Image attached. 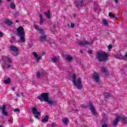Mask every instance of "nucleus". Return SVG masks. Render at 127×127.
<instances>
[{"label": "nucleus", "instance_id": "a211bd4d", "mask_svg": "<svg viewBox=\"0 0 127 127\" xmlns=\"http://www.w3.org/2000/svg\"><path fill=\"white\" fill-rule=\"evenodd\" d=\"M63 124L65 125V126L67 125L68 123H69V119L67 118H63L62 120Z\"/></svg>", "mask_w": 127, "mask_h": 127}, {"label": "nucleus", "instance_id": "473e14b6", "mask_svg": "<svg viewBox=\"0 0 127 127\" xmlns=\"http://www.w3.org/2000/svg\"><path fill=\"white\" fill-rule=\"evenodd\" d=\"M109 16L110 17H115V14L111 12L109 13Z\"/></svg>", "mask_w": 127, "mask_h": 127}, {"label": "nucleus", "instance_id": "58836bf2", "mask_svg": "<svg viewBox=\"0 0 127 127\" xmlns=\"http://www.w3.org/2000/svg\"><path fill=\"white\" fill-rule=\"evenodd\" d=\"M102 127H108V126H107V125H106V124H103V125H102Z\"/></svg>", "mask_w": 127, "mask_h": 127}, {"label": "nucleus", "instance_id": "a18cd8bd", "mask_svg": "<svg viewBox=\"0 0 127 127\" xmlns=\"http://www.w3.org/2000/svg\"><path fill=\"white\" fill-rule=\"evenodd\" d=\"M21 95L22 97H23V93H21Z\"/></svg>", "mask_w": 127, "mask_h": 127}, {"label": "nucleus", "instance_id": "f704fd0d", "mask_svg": "<svg viewBox=\"0 0 127 127\" xmlns=\"http://www.w3.org/2000/svg\"><path fill=\"white\" fill-rule=\"evenodd\" d=\"M108 49H112V48H113V46H112L111 45H109L108 46Z\"/></svg>", "mask_w": 127, "mask_h": 127}, {"label": "nucleus", "instance_id": "aec40b11", "mask_svg": "<svg viewBox=\"0 0 127 127\" xmlns=\"http://www.w3.org/2000/svg\"><path fill=\"white\" fill-rule=\"evenodd\" d=\"M75 5H76V6H77V7H78V8H80V7L82 6V5H83V1L76 2Z\"/></svg>", "mask_w": 127, "mask_h": 127}, {"label": "nucleus", "instance_id": "423d86ee", "mask_svg": "<svg viewBox=\"0 0 127 127\" xmlns=\"http://www.w3.org/2000/svg\"><path fill=\"white\" fill-rule=\"evenodd\" d=\"M38 99L41 101V102H46L49 99V95L47 93H42L40 96L38 97Z\"/></svg>", "mask_w": 127, "mask_h": 127}, {"label": "nucleus", "instance_id": "e433bc0d", "mask_svg": "<svg viewBox=\"0 0 127 127\" xmlns=\"http://www.w3.org/2000/svg\"><path fill=\"white\" fill-rule=\"evenodd\" d=\"M51 126H52V127H56V124H55V123H52V124H51Z\"/></svg>", "mask_w": 127, "mask_h": 127}, {"label": "nucleus", "instance_id": "bb28decb", "mask_svg": "<svg viewBox=\"0 0 127 127\" xmlns=\"http://www.w3.org/2000/svg\"><path fill=\"white\" fill-rule=\"evenodd\" d=\"M4 84H10V78H8L7 79L4 80Z\"/></svg>", "mask_w": 127, "mask_h": 127}, {"label": "nucleus", "instance_id": "f3484780", "mask_svg": "<svg viewBox=\"0 0 127 127\" xmlns=\"http://www.w3.org/2000/svg\"><path fill=\"white\" fill-rule=\"evenodd\" d=\"M4 23H5V24H7V25H11V24H13V22L11 20L6 19L4 20Z\"/></svg>", "mask_w": 127, "mask_h": 127}, {"label": "nucleus", "instance_id": "20e7f679", "mask_svg": "<svg viewBox=\"0 0 127 127\" xmlns=\"http://www.w3.org/2000/svg\"><path fill=\"white\" fill-rule=\"evenodd\" d=\"M96 58L100 61V62L107 61V60H108V55L104 52H99L97 53L96 55Z\"/></svg>", "mask_w": 127, "mask_h": 127}, {"label": "nucleus", "instance_id": "79ce46f5", "mask_svg": "<svg viewBox=\"0 0 127 127\" xmlns=\"http://www.w3.org/2000/svg\"><path fill=\"white\" fill-rule=\"evenodd\" d=\"M125 57L126 58H127V53H126L125 54Z\"/></svg>", "mask_w": 127, "mask_h": 127}, {"label": "nucleus", "instance_id": "ea45409f", "mask_svg": "<svg viewBox=\"0 0 127 127\" xmlns=\"http://www.w3.org/2000/svg\"><path fill=\"white\" fill-rule=\"evenodd\" d=\"M92 53H93V51L92 50L88 51V53H89L90 54H92Z\"/></svg>", "mask_w": 127, "mask_h": 127}, {"label": "nucleus", "instance_id": "39448f33", "mask_svg": "<svg viewBox=\"0 0 127 127\" xmlns=\"http://www.w3.org/2000/svg\"><path fill=\"white\" fill-rule=\"evenodd\" d=\"M120 119H122V121L124 124H127V118L125 116H117L115 119V121H113V126L117 127V124L119 123Z\"/></svg>", "mask_w": 127, "mask_h": 127}, {"label": "nucleus", "instance_id": "4468645a", "mask_svg": "<svg viewBox=\"0 0 127 127\" xmlns=\"http://www.w3.org/2000/svg\"><path fill=\"white\" fill-rule=\"evenodd\" d=\"M46 102H47V103H48V104H49V105H50L51 106H55V105H56V101L51 99L49 98Z\"/></svg>", "mask_w": 127, "mask_h": 127}, {"label": "nucleus", "instance_id": "ddd939ff", "mask_svg": "<svg viewBox=\"0 0 127 127\" xmlns=\"http://www.w3.org/2000/svg\"><path fill=\"white\" fill-rule=\"evenodd\" d=\"M92 44L93 42L90 43L86 41H81L79 43L80 46H85V45H89L90 44Z\"/></svg>", "mask_w": 127, "mask_h": 127}, {"label": "nucleus", "instance_id": "412c9836", "mask_svg": "<svg viewBox=\"0 0 127 127\" xmlns=\"http://www.w3.org/2000/svg\"><path fill=\"white\" fill-rule=\"evenodd\" d=\"M10 8H11V9H15V7H16V6H15V3H14V2L10 3Z\"/></svg>", "mask_w": 127, "mask_h": 127}, {"label": "nucleus", "instance_id": "2eb2a0df", "mask_svg": "<svg viewBox=\"0 0 127 127\" xmlns=\"http://www.w3.org/2000/svg\"><path fill=\"white\" fill-rule=\"evenodd\" d=\"M34 28L36 30H38L40 34H44V31L43 29L39 28V26L37 25H34Z\"/></svg>", "mask_w": 127, "mask_h": 127}, {"label": "nucleus", "instance_id": "4c0bfd02", "mask_svg": "<svg viewBox=\"0 0 127 127\" xmlns=\"http://www.w3.org/2000/svg\"><path fill=\"white\" fill-rule=\"evenodd\" d=\"M3 35V34L2 32H0V37H2V36Z\"/></svg>", "mask_w": 127, "mask_h": 127}, {"label": "nucleus", "instance_id": "c9c22d12", "mask_svg": "<svg viewBox=\"0 0 127 127\" xmlns=\"http://www.w3.org/2000/svg\"><path fill=\"white\" fill-rule=\"evenodd\" d=\"M75 26V24H74V23H71V27L72 28H74V27Z\"/></svg>", "mask_w": 127, "mask_h": 127}, {"label": "nucleus", "instance_id": "5701e85b", "mask_svg": "<svg viewBox=\"0 0 127 127\" xmlns=\"http://www.w3.org/2000/svg\"><path fill=\"white\" fill-rule=\"evenodd\" d=\"M39 17L40 18V24H43V21H44V20H43V15L40 14L39 15Z\"/></svg>", "mask_w": 127, "mask_h": 127}, {"label": "nucleus", "instance_id": "6e6552de", "mask_svg": "<svg viewBox=\"0 0 127 127\" xmlns=\"http://www.w3.org/2000/svg\"><path fill=\"white\" fill-rule=\"evenodd\" d=\"M32 54H33V56L36 58V61L37 62H38L40 60V59L42 58V55H44V54H45V52L42 53V55L41 56H38V55H37V53H36V52H33Z\"/></svg>", "mask_w": 127, "mask_h": 127}, {"label": "nucleus", "instance_id": "0eeeda50", "mask_svg": "<svg viewBox=\"0 0 127 127\" xmlns=\"http://www.w3.org/2000/svg\"><path fill=\"white\" fill-rule=\"evenodd\" d=\"M32 112L35 116L36 119H39V117L41 116V113L40 112H37V109L36 107H33L32 109Z\"/></svg>", "mask_w": 127, "mask_h": 127}, {"label": "nucleus", "instance_id": "f8f14e48", "mask_svg": "<svg viewBox=\"0 0 127 127\" xmlns=\"http://www.w3.org/2000/svg\"><path fill=\"white\" fill-rule=\"evenodd\" d=\"M93 78L95 80L97 83H99V80H100V74L97 72H94L93 74Z\"/></svg>", "mask_w": 127, "mask_h": 127}, {"label": "nucleus", "instance_id": "f257e3e1", "mask_svg": "<svg viewBox=\"0 0 127 127\" xmlns=\"http://www.w3.org/2000/svg\"><path fill=\"white\" fill-rule=\"evenodd\" d=\"M2 61L1 64L2 69H5V68H10L11 67V59L9 57L2 56Z\"/></svg>", "mask_w": 127, "mask_h": 127}, {"label": "nucleus", "instance_id": "6ab92c4d", "mask_svg": "<svg viewBox=\"0 0 127 127\" xmlns=\"http://www.w3.org/2000/svg\"><path fill=\"white\" fill-rule=\"evenodd\" d=\"M48 120H49V116L47 115L42 119V122H43V123H47Z\"/></svg>", "mask_w": 127, "mask_h": 127}, {"label": "nucleus", "instance_id": "8fccbe9b", "mask_svg": "<svg viewBox=\"0 0 127 127\" xmlns=\"http://www.w3.org/2000/svg\"><path fill=\"white\" fill-rule=\"evenodd\" d=\"M1 4V0H0V4Z\"/></svg>", "mask_w": 127, "mask_h": 127}, {"label": "nucleus", "instance_id": "393cba45", "mask_svg": "<svg viewBox=\"0 0 127 127\" xmlns=\"http://www.w3.org/2000/svg\"><path fill=\"white\" fill-rule=\"evenodd\" d=\"M102 73H104V74H105V75H108V72L107 69L105 67H103L102 69Z\"/></svg>", "mask_w": 127, "mask_h": 127}, {"label": "nucleus", "instance_id": "b1692460", "mask_svg": "<svg viewBox=\"0 0 127 127\" xmlns=\"http://www.w3.org/2000/svg\"><path fill=\"white\" fill-rule=\"evenodd\" d=\"M45 14L47 18H50V16H51V15H50V11L49 10L45 12Z\"/></svg>", "mask_w": 127, "mask_h": 127}, {"label": "nucleus", "instance_id": "de8ad7c7", "mask_svg": "<svg viewBox=\"0 0 127 127\" xmlns=\"http://www.w3.org/2000/svg\"><path fill=\"white\" fill-rule=\"evenodd\" d=\"M9 122H10V123H12V120H9Z\"/></svg>", "mask_w": 127, "mask_h": 127}, {"label": "nucleus", "instance_id": "c756f323", "mask_svg": "<svg viewBox=\"0 0 127 127\" xmlns=\"http://www.w3.org/2000/svg\"><path fill=\"white\" fill-rule=\"evenodd\" d=\"M98 7V4L96 2L94 3V9L96 11L97 10V8Z\"/></svg>", "mask_w": 127, "mask_h": 127}, {"label": "nucleus", "instance_id": "a19ab883", "mask_svg": "<svg viewBox=\"0 0 127 127\" xmlns=\"http://www.w3.org/2000/svg\"><path fill=\"white\" fill-rule=\"evenodd\" d=\"M114 1L116 3H118V2H119V0H114Z\"/></svg>", "mask_w": 127, "mask_h": 127}, {"label": "nucleus", "instance_id": "4be33fe9", "mask_svg": "<svg viewBox=\"0 0 127 127\" xmlns=\"http://www.w3.org/2000/svg\"><path fill=\"white\" fill-rule=\"evenodd\" d=\"M102 23L103 25H105L106 26H109V23H108L106 19H102Z\"/></svg>", "mask_w": 127, "mask_h": 127}, {"label": "nucleus", "instance_id": "49530a36", "mask_svg": "<svg viewBox=\"0 0 127 127\" xmlns=\"http://www.w3.org/2000/svg\"><path fill=\"white\" fill-rule=\"evenodd\" d=\"M30 122H31V123H33V120H30Z\"/></svg>", "mask_w": 127, "mask_h": 127}, {"label": "nucleus", "instance_id": "3c124183", "mask_svg": "<svg viewBox=\"0 0 127 127\" xmlns=\"http://www.w3.org/2000/svg\"><path fill=\"white\" fill-rule=\"evenodd\" d=\"M16 22H18V20H16Z\"/></svg>", "mask_w": 127, "mask_h": 127}, {"label": "nucleus", "instance_id": "a878e982", "mask_svg": "<svg viewBox=\"0 0 127 127\" xmlns=\"http://www.w3.org/2000/svg\"><path fill=\"white\" fill-rule=\"evenodd\" d=\"M116 58H117V59H122V60H124L125 59V57L122 56V55H118L117 56H116Z\"/></svg>", "mask_w": 127, "mask_h": 127}, {"label": "nucleus", "instance_id": "7ed1b4c3", "mask_svg": "<svg viewBox=\"0 0 127 127\" xmlns=\"http://www.w3.org/2000/svg\"><path fill=\"white\" fill-rule=\"evenodd\" d=\"M16 31L18 36L20 37L21 42H25V32H24V28L21 26H19L17 28Z\"/></svg>", "mask_w": 127, "mask_h": 127}, {"label": "nucleus", "instance_id": "dca6fc26", "mask_svg": "<svg viewBox=\"0 0 127 127\" xmlns=\"http://www.w3.org/2000/svg\"><path fill=\"white\" fill-rule=\"evenodd\" d=\"M5 105H3V106L1 108V110L2 111V114H3V115H4V116H5V117H7L8 113H7V112L5 111Z\"/></svg>", "mask_w": 127, "mask_h": 127}, {"label": "nucleus", "instance_id": "9d476101", "mask_svg": "<svg viewBox=\"0 0 127 127\" xmlns=\"http://www.w3.org/2000/svg\"><path fill=\"white\" fill-rule=\"evenodd\" d=\"M42 35L39 37V40L41 42H44V41H47V37L45 35V32L44 34H41Z\"/></svg>", "mask_w": 127, "mask_h": 127}, {"label": "nucleus", "instance_id": "f03ea898", "mask_svg": "<svg viewBox=\"0 0 127 127\" xmlns=\"http://www.w3.org/2000/svg\"><path fill=\"white\" fill-rule=\"evenodd\" d=\"M71 77L72 79V83L74 86H76L78 90H81L82 88H83L81 78L79 77L77 79V80H76L77 75L75 74H72Z\"/></svg>", "mask_w": 127, "mask_h": 127}, {"label": "nucleus", "instance_id": "603ef678", "mask_svg": "<svg viewBox=\"0 0 127 127\" xmlns=\"http://www.w3.org/2000/svg\"><path fill=\"white\" fill-rule=\"evenodd\" d=\"M12 90H13V91H14V89L13 88Z\"/></svg>", "mask_w": 127, "mask_h": 127}, {"label": "nucleus", "instance_id": "72a5a7b5", "mask_svg": "<svg viewBox=\"0 0 127 127\" xmlns=\"http://www.w3.org/2000/svg\"><path fill=\"white\" fill-rule=\"evenodd\" d=\"M104 96H105L106 98H108V97L110 96V94H109V93H106L104 94Z\"/></svg>", "mask_w": 127, "mask_h": 127}, {"label": "nucleus", "instance_id": "37998d69", "mask_svg": "<svg viewBox=\"0 0 127 127\" xmlns=\"http://www.w3.org/2000/svg\"><path fill=\"white\" fill-rule=\"evenodd\" d=\"M80 53H83V50H80Z\"/></svg>", "mask_w": 127, "mask_h": 127}, {"label": "nucleus", "instance_id": "cd10ccee", "mask_svg": "<svg viewBox=\"0 0 127 127\" xmlns=\"http://www.w3.org/2000/svg\"><path fill=\"white\" fill-rule=\"evenodd\" d=\"M52 61L54 62V63H56L57 62V61H58V58H57L56 57H54V58H52Z\"/></svg>", "mask_w": 127, "mask_h": 127}, {"label": "nucleus", "instance_id": "09e8293b", "mask_svg": "<svg viewBox=\"0 0 127 127\" xmlns=\"http://www.w3.org/2000/svg\"><path fill=\"white\" fill-rule=\"evenodd\" d=\"M7 1H11V0H7Z\"/></svg>", "mask_w": 127, "mask_h": 127}, {"label": "nucleus", "instance_id": "7c9ffc66", "mask_svg": "<svg viewBox=\"0 0 127 127\" xmlns=\"http://www.w3.org/2000/svg\"><path fill=\"white\" fill-rule=\"evenodd\" d=\"M13 111L14 112V113H19V112H20V110L18 108H15L13 110Z\"/></svg>", "mask_w": 127, "mask_h": 127}, {"label": "nucleus", "instance_id": "9b49d317", "mask_svg": "<svg viewBox=\"0 0 127 127\" xmlns=\"http://www.w3.org/2000/svg\"><path fill=\"white\" fill-rule=\"evenodd\" d=\"M89 109L91 111V113L93 115H97V112H96V110H95V108L94 106L92 104V103H89Z\"/></svg>", "mask_w": 127, "mask_h": 127}, {"label": "nucleus", "instance_id": "c03bdc74", "mask_svg": "<svg viewBox=\"0 0 127 127\" xmlns=\"http://www.w3.org/2000/svg\"><path fill=\"white\" fill-rule=\"evenodd\" d=\"M16 96H17V97H20L19 94H17L16 95Z\"/></svg>", "mask_w": 127, "mask_h": 127}, {"label": "nucleus", "instance_id": "c85d7f7f", "mask_svg": "<svg viewBox=\"0 0 127 127\" xmlns=\"http://www.w3.org/2000/svg\"><path fill=\"white\" fill-rule=\"evenodd\" d=\"M66 59L68 61H72V60H73V58L70 56H67L66 57Z\"/></svg>", "mask_w": 127, "mask_h": 127}, {"label": "nucleus", "instance_id": "1a4fd4ad", "mask_svg": "<svg viewBox=\"0 0 127 127\" xmlns=\"http://www.w3.org/2000/svg\"><path fill=\"white\" fill-rule=\"evenodd\" d=\"M10 51H14V52H16L14 56H17V55H18V49L14 46L10 47Z\"/></svg>", "mask_w": 127, "mask_h": 127}, {"label": "nucleus", "instance_id": "2f4dec72", "mask_svg": "<svg viewBox=\"0 0 127 127\" xmlns=\"http://www.w3.org/2000/svg\"><path fill=\"white\" fill-rule=\"evenodd\" d=\"M42 76H44V75H42V73H41L40 72H38L37 73V76L38 78H40V77H42Z\"/></svg>", "mask_w": 127, "mask_h": 127}]
</instances>
